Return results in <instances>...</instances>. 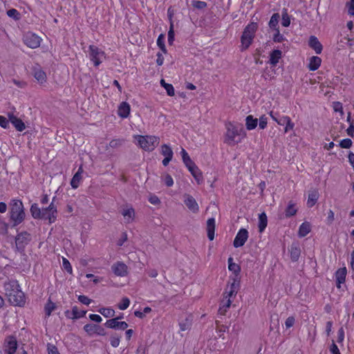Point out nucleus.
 I'll use <instances>...</instances> for the list:
<instances>
[{"label":"nucleus","mask_w":354,"mask_h":354,"mask_svg":"<svg viewBox=\"0 0 354 354\" xmlns=\"http://www.w3.org/2000/svg\"><path fill=\"white\" fill-rule=\"evenodd\" d=\"M10 209L9 211L10 221L11 227H15L21 223L26 216L23 203L21 200L12 199L10 201Z\"/></svg>","instance_id":"obj_1"},{"label":"nucleus","mask_w":354,"mask_h":354,"mask_svg":"<svg viewBox=\"0 0 354 354\" xmlns=\"http://www.w3.org/2000/svg\"><path fill=\"white\" fill-rule=\"evenodd\" d=\"M226 133L224 142L230 146H234L241 142L245 136V131L242 127L235 126L231 122L226 124Z\"/></svg>","instance_id":"obj_2"},{"label":"nucleus","mask_w":354,"mask_h":354,"mask_svg":"<svg viewBox=\"0 0 354 354\" xmlns=\"http://www.w3.org/2000/svg\"><path fill=\"white\" fill-rule=\"evenodd\" d=\"M258 25L255 22H251L243 30L241 37L242 44L241 50H245L249 48L254 37L255 32L257 30Z\"/></svg>","instance_id":"obj_3"},{"label":"nucleus","mask_w":354,"mask_h":354,"mask_svg":"<svg viewBox=\"0 0 354 354\" xmlns=\"http://www.w3.org/2000/svg\"><path fill=\"white\" fill-rule=\"evenodd\" d=\"M137 140L142 149L151 151L159 144V138L154 136H137Z\"/></svg>","instance_id":"obj_4"},{"label":"nucleus","mask_w":354,"mask_h":354,"mask_svg":"<svg viewBox=\"0 0 354 354\" xmlns=\"http://www.w3.org/2000/svg\"><path fill=\"white\" fill-rule=\"evenodd\" d=\"M32 240V236L26 231H23L15 236V250L21 254H25V248Z\"/></svg>","instance_id":"obj_5"},{"label":"nucleus","mask_w":354,"mask_h":354,"mask_svg":"<svg viewBox=\"0 0 354 354\" xmlns=\"http://www.w3.org/2000/svg\"><path fill=\"white\" fill-rule=\"evenodd\" d=\"M7 296L8 297L9 301L12 305L21 307L26 303L25 295L20 287L16 288L13 292H9Z\"/></svg>","instance_id":"obj_6"},{"label":"nucleus","mask_w":354,"mask_h":354,"mask_svg":"<svg viewBox=\"0 0 354 354\" xmlns=\"http://www.w3.org/2000/svg\"><path fill=\"white\" fill-rule=\"evenodd\" d=\"M88 53L90 59L93 62L94 66H98L102 63L100 58L104 56V52L96 46L90 45L88 47Z\"/></svg>","instance_id":"obj_7"},{"label":"nucleus","mask_w":354,"mask_h":354,"mask_svg":"<svg viewBox=\"0 0 354 354\" xmlns=\"http://www.w3.org/2000/svg\"><path fill=\"white\" fill-rule=\"evenodd\" d=\"M41 38L36 34L28 32L24 37V44L30 48H36L40 46Z\"/></svg>","instance_id":"obj_8"},{"label":"nucleus","mask_w":354,"mask_h":354,"mask_svg":"<svg viewBox=\"0 0 354 354\" xmlns=\"http://www.w3.org/2000/svg\"><path fill=\"white\" fill-rule=\"evenodd\" d=\"M248 239V232L245 228H241L236 234L233 241L234 248H240L243 246Z\"/></svg>","instance_id":"obj_9"},{"label":"nucleus","mask_w":354,"mask_h":354,"mask_svg":"<svg viewBox=\"0 0 354 354\" xmlns=\"http://www.w3.org/2000/svg\"><path fill=\"white\" fill-rule=\"evenodd\" d=\"M119 317L108 319L104 326L106 328L115 330H126L128 328V324L126 322H119Z\"/></svg>","instance_id":"obj_10"},{"label":"nucleus","mask_w":354,"mask_h":354,"mask_svg":"<svg viewBox=\"0 0 354 354\" xmlns=\"http://www.w3.org/2000/svg\"><path fill=\"white\" fill-rule=\"evenodd\" d=\"M230 280L232 281L230 283V290L229 292H225L223 294V297L227 299L231 297L233 295H236L240 288V277H230Z\"/></svg>","instance_id":"obj_11"},{"label":"nucleus","mask_w":354,"mask_h":354,"mask_svg":"<svg viewBox=\"0 0 354 354\" xmlns=\"http://www.w3.org/2000/svg\"><path fill=\"white\" fill-rule=\"evenodd\" d=\"M84 330L89 335H92L93 334H97L99 335L104 336L106 335L104 328H102L100 325H97V324H87L84 325Z\"/></svg>","instance_id":"obj_12"},{"label":"nucleus","mask_w":354,"mask_h":354,"mask_svg":"<svg viewBox=\"0 0 354 354\" xmlns=\"http://www.w3.org/2000/svg\"><path fill=\"white\" fill-rule=\"evenodd\" d=\"M113 272L118 277H125L128 274V267L122 261H117L111 266Z\"/></svg>","instance_id":"obj_13"},{"label":"nucleus","mask_w":354,"mask_h":354,"mask_svg":"<svg viewBox=\"0 0 354 354\" xmlns=\"http://www.w3.org/2000/svg\"><path fill=\"white\" fill-rule=\"evenodd\" d=\"M347 274V269L346 267L340 268L336 270L335 273L336 286L338 289L341 288V285L346 281V277Z\"/></svg>","instance_id":"obj_14"},{"label":"nucleus","mask_w":354,"mask_h":354,"mask_svg":"<svg viewBox=\"0 0 354 354\" xmlns=\"http://www.w3.org/2000/svg\"><path fill=\"white\" fill-rule=\"evenodd\" d=\"M185 198L184 203L187 208L193 213H197L199 211V207L195 198L188 194H186Z\"/></svg>","instance_id":"obj_15"},{"label":"nucleus","mask_w":354,"mask_h":354,"mask_svg":"<svg viewBox=\"0 0 354 354\" xmlns=\"http://www.w3.org/2000/svg\"><path fill=\"white\" fill-rule=\"evenodd\" d=\"M9 121L14 125L15 129L19 131H22L25 129L26 126L24 122L19 118L15 116L13 113H8Z\"/></svg>","instance_id":"obj_16"},{"label":"nucleus","mask_w":354,"mask_h":354,"mask_svg":"<svg viewBox=\"0 0 354 354\" xmlns=\"http://www.w3.org/2000/svg\"><path fill=\"white\" fill-rule=\"evenodd\" d=\"M17 348V342L14 337H10L5 345L4 351L7 354H14Z\"/></svg>","instance_id":"obj_17"},{"label":"nucleus","mask_w":354,"mask_h":354,"mask_svg":"<svg viewBox=\"0 0 354 354\" xmlns=\"http://www.w3.org/2000/svg\"><path fill=\"white\" fill-rule=\"evenodd\" d=\"M308 46L313 49L317 54H320L323 46L315 36H310L308 41Z\"/></svg>","instance_id":"obj_18"},{"label":"nucleus","mask_w":354,"mask_h":354,"mask_svg":"<svg viewBox=\"0 0 354 354\" xmlns=\"http://www.w3.org/2000/svg\"><path fill=\"white\" fill-rule=\"evenodd\" d=\"M215 218H209L207 221V237L210 241L214 240V232H215Z\"/></svg>","instance_id":"obj_19"},{"label":"nucleus","mask_w":354,"mask_h":354,"mask_svg":"<svg viewBox=\"0 0 354 354\" xmlns=\"http://www.w3.org/2000/svg\"><path fill=\"white\" fill-rule=\"evenodd\" d=\"M290 259L293 262H296L299 260L300 254H301V250L299 248V245L297 243H292L290 249Z\"/></svg>","instance_id":"obj_20"},{"label":"nucleus","mask_w":354,"mask_h":354,"mask_svg":"<svg viewBox=\"0 0 354 354\" xmlns=\"http://www.w3.org/2000/svg\"><path fill=\"white\" fill-rule=\"evenodd\" d=\"M130 109V105L126 102H122L119 105L118 114L122 118H127L129 115Z\"/></svg>","instance_id":"obj_21"},{"label":"nucleus","mask_w":354,"mask_h":354,"mask_svg":"<svg viewBox=\"0 0 354 354\" xmlns=\"http://www.w3.org/2000/svg\"><path fill=\"white\" fill-rule=\"evenodd\" d=\"M228 269L230 271L232 272L234 276L232 277H240L239 274L241 272V266L233 262V258H228Z\"/></svg>","instance_id":"obj_22"},{"label":"nucleus","mask_w":354,"mask_h":354,"mask_svg":"<svg viewBox=\"0 0 354 354\" xmlns=\"http://www.w3.org/2000/svg\"><path fill=\"white\" fill-rule=\"evenodd\" d=\"M268 225V218L265 212H262L259 214L258 227L259 232H263Z\"/></svg>","instance_id":"obj_23"},{"label":"nucleus","mask_w":354,"mask_h":354,"mask_svg":"<svg viewBox=\"0 0 354 354\" xmlns=\"http://www.w3.org/2000/svg\"><path fill=\"white\" fill-rule=\"evenodd\" d=\"M322 63V59L317 56H313L310 59L308 68L310 71H315L319 68Z\"/></svg>","instance_id":"obj_24"},{"label":"nucleus","mask_w":354,"mask_h":354,"mask_svg":"<svg viewBox=\"0 0 354 354\" xmlns=\"http://www.w3.org/2000/svg\"><path fill=\"white\" fill-rule=\"evenodd\" d=\"M34 77L40 84L46 81V73L40 67L34 68Z\"/></svg>","instance_id":"obj_25"},{"label":"nucleus","mask_w":354,"mask_h":354,"mask_svg":"<svg viewBox=\"0 0 354 354\" xmlns=\"http://www.w3.org/2000/svg\"><path fill=\"white\" fill-rule=\"evenodd\" d=\"M282 52L280 50H273L270 55V59L268 63L272 66H276L279 62V59L281 57Z\"/></svg>","instance_id":"obj_26"},{"label":"nucleus","mask_w":354,"mask_h":354,"mask_svg":"<svg viewBox=\"0 0 354 354\" xmlns=\"http://www.w3.org/2000/svg\"><path fill=\"white\" fill-rule=\"evenodd\" d=\"M297 212L296 204L292 201H289L287 207L285 209V217L290 218L295 216Z\"/></svg>","instance_id":"obj_27"},{"label":"nucleus","mask_w":354,"mask_h":354,"mask_svg":"<svg viewBox=\"0 0 354 354\" xmlns=\"http://www.w3.org/2000/svg\"><path fill=\"white\" fill-rule=\"evenodd\" d=\"M192 169H188L194 179L197 181L198 184H200L203 181V175L201 170L194 165V167H190Z\"/></svg>","instance_id":"obj_28"},{"label":"nucleus","mask_w":354,"mask_h":354,"mask_svg":"<svg viewBox=\"0 0 354 354\" xmlns=\"http://www.w3.org/2000/svg\"><path fill=\"white\" fill-rule=\"evenodd\" d=\"M311 230V225L309 222L303 223L299 227L298 236L299 237L306 236Z\"/></svg>","instance_id":"obj_29"},{"label":"nucleus","mask_w":354,"mask_h":354,"mask_svg":"<svg viewBox=\"0 0 354 354\" xmlns=\"http://www.w3.org/2000/svg\"><path fill=\"white\" fill-rule=\"evenodd\" d=\"M18 288H19V284L17 280H11L4 283V288L7 295H8L9 292H13Z\"/></svg>","instance_id":"obj_30"},{"label":"nucleus","mask_w":354,"mask_h":354,"mask_svg":"<svg viewBox=\"0 0 354 354\" xmlns=\"http://www.w3.org/2000/svg\"><path fill=\"white\" fill-rule=\"evenodd\" d=\"M258 124L257 118H254L252 115H249L245 118V127L248 130L254 129Z\"/></svg>","instance_id":"obj_31"},{"label":"nucleus","mask_w":354,"mask_h":354,"mask_svg":"<svg viewBox=\"0 0 354 354\" xmlns=\"http://www.w3.org/2000/svg\"><path fill=\"white\" fill-rule=\"evenodd\" d=\"M182 159L187 169H191L190 167H194L195 162L192 160L187 152L183 148L180 152Z\"/></svg>","instance_id":"obj_32"},{"label":"nucleus","mask_w":354,"mask_h":354,"mask_svg":"<svg viewBox=\"0 0 354 354\" xmlns=\"http://www.w3.org/2000/svg\"><path fill=\"white\" fill-rule=\"evenodd\" d=\"M122 214L127 220V223L131 222L135 217V210L133 207H130L126 209H123Z\"/></svg>","instance_id":"obj_33"},{"label":"nucleus","mask_w":354,"mask_h":354,"mask_svg":"<svg viewBox=\"0 0 354 354\" xmlns=\"http://www.w3.org/2000/svg\"><path fill=\"white\" fill-rule=\"evenodd\" d=\"M57 308L55 304L49 298L45 304L44 311L46 317H50L52 312Z\"/></svg>","instance_id":"obj_34"},{"label":"nucleus","mask_w":354,"mask_h":354,"mask_svg":"<svg viewBox=\"0 0 354 354\" xmlns=\"http://www.w3.org/2000/svg\"><path fill=\"white\" fill-rule=\"evenodd\" d=\"M279 18H280V15L279 13H274L272 15V17L270 19V21H269V27L271 29H273V30L279 29L278 24H279Z\"/></svg>","instance_id":"obj_35"},{"label":"nucleus","mask_w":354,"mask_h":354,"mask_svg":"<svg viewBox=\"0 0 354 354\" xmlns=\"http://www.w3.org/2000/svg\"><path fill=\"white\" fill-rule=\"evenodd\" d=\"M318 200V194L317 192L313 191L308 194L307 205L309 207H312L315 205Z\"/></svg>","instance_id":"obj_36"},{"label":"nucleus","mask_w":354,"mask_h":354,"mask_svg":"<svg viewBox=\"0 0 354 354\" xmlns=\"http://www.w3.org/2000/svg\"><path fill=\"white\" fill-rule=\"evenodd\" d=\"M48 209L51 211V218H49V224L54 223L57 219V209L56 205H55L53 201L48 206Z\"/></svg>","instance_id":"obj_37"},{"label":"nucleus","mask_w":354,"mask_h":354,"mask_svg":"<svg viewBox=\"0 0 354 354\" xmlns=\"http://www.w3.org/2000/svg\"><path fill=\"white\" fill-rule=\"evenodd\" d=\"M160 85L166 90L167 93L169 96L174 95V88L172 84L166 83L165 81L163 79H162L160 80Z\"/></svg>","instance_id":"obj_38"},{"label":"nucleus","mask_w":354,"mask_h":354,"mask_svg":"<svg viewBox=\"0 0 354 354\" xmlns=\"http://www.w3.org/2000/svg\"><path fill=\"white\" fill-rule=\"evenodd\" d=\"M32 216L35 219H39L41 217V209L39 207L37 203H34L31 205L30 209Z\"/></svg>","instance_id":"obj_39"},{"label":"nucleus","mask_w":354,"mask_h":354,"mask_svg":"<svg viewBox=\"0 0 354 354\" xmlns=\"http://www.w3.org/2000/svg\"><path fill=\"white\" fill-rule=\"evenodd\" d=\"M282 21H281V25L283 27H288L290 24V17L288 13L287 9L283 8L282 10Z\"/></svg>","instance_id":"obj_40"},{"label":"nucleus","mask_w":354,"mask_h":354,"mask_svg":"<svg viewBox=\"0 0 354 354\" xmlns=\"http://www.w3.org/2000/svg\"><path fill=\"white\" fill-rule=\"evenodd\" d=\"M65 316L68 319H80V316L77 315V307L73 306L72 310H67L64 312Z\"/></svg>","instance_id":"obj_41"},{"label":"nucleus","mask_w":354,"mask_h":354,"mask_svg":"<svg viewBox=\"0 0 354 354\" xmlns=\"http://www.w3.org/2000/svg\"><path fill=\"white\" fill-rule=\"evenodd\" d=\"M120 338H121L120 335H119L116 333H112L110 337L111 345L114 348L118 347L120 344Z\"/></svg>","instance_id":"obj_42"},{"label":"nucleus","mask_w":354,"mask_h":354,"mask_svg":"<svg viewBox=\"0 0 354 354\" xmlns=\"http://www.w3.org/2000/svg\"><path fill=\"white\" fill-rule=\"evenodd\" d=\"M98 312L105 317H113L115 315V310L111 308H101Z\"/></svg>","instance_id":"obj_43"},{"label":"nucleus","mask_w":354,"mask_h":354,"mask_svg":"<svg viewBox=\"0 0 354 354\" xmlns=\"http://www.w3.org/2000/svg\"><path fill=\"white\" fill-rule=\"evenodd\" d=\"M161 154L162 156H164L165 158H167V157L173 158L174 153H173L171 148L169 145L164 144L162 146Z\"/></svg>","instance_id":"obj_44"},{"label":"nucleus","mask_w":354,"mask_h":354,"mask_svg":"<svg viewBox=\"0 0 354 354\" xmlns=\"http://www.w3.org/2000/svg\"><path fill=\"white\" fill-rule=\"evenodd\" d=\"M82 180V176L80 173H75L71 180V185L73 189H77L79 187L80 180Z\"/></svg>","instance_id":"obj_45"},{"label":"nucleus","mask_w":354,"mask_h":354,"mask_svg":"<svg viewBox=\"0 0 354 354\" xmlns=\"http://www.w3.org/2000/svg\"><path fill=\"white\" fill-rule=\"evenodd\" d=\"M124 142V139L118 138V139H113L109 142V147L113 149H117L121 147Z\"/></svg>","instance_id":"obj_46"},{"label":"nucleus","mask_w":354,"mask_h":354,"mask_svg":"<svg viewBox=\"0 0 354 354\" xmlns=\"http://www.w3.org/2000/svg\"><path fill=\"white\" fill-rule=\"evenodd\" d=\"M50 213L51 211L48 209V207L41 209V217L39 219L48 220L49 221V218H51Z\"/></svg>","instance_id":"obj_47"},{"label":"nucleus","mask_w":354,"mask_h":354,"mask_svg":"<svg viewBox=\"0 0 354 354\" xmlns=\"http://www.w3.org/2000/svg\"><path fill=\"white\" fill-rule=\"evenodd\" d=\"M174 25L173 23L171 21L169 30L168 32V43L169 45H172L173 42L174 41Z\"/></svg>","instance_id":"obj_48"},{"label":"nucleus","mask_w":354,"mask_h":354,"mask_svg":"<svg viewBox=\"0 0 354 354\" xmlns=\"http://www.w3.org/2000/svg\"><path fill=\"white\" fill-rule=\"evenodd\" d=\"M7 15L8 17L18 20L20 19V13L15 8L10 9L7 11Z\"/></svg>","instance_id":"obj_49"},{"label":"nucleus","mask_w":354,"mask_h":354,"mask_svg":"<svg viewBox=\"0 0 354 354\" xmlns=\"http://www.w3.org/2000/svg\"><path fill=\"white\" fill-rule=\"evenodd\" d=\"M353 142L350 138H345L340 141L339 145L344 149H349L352 147Z\"/></svg>","instance_id":"obj_50"},{"label":"nucleus","mask_w":354,"mask_h":354,"mask_svg":"<svg viewBox=\"0 0 354 354\" xmlns=\"http://www.w3.org/2000/svg\"><path fill=\"white\" fill-rule=\"evenodd\" d=\"M130 304V300L127 297H123L121 302L118 304V308L120 310L127 309Z\"/></svg>","instance_id":"obj_51"},{"label":"nucleus","mask_w":354,"mask_h":354,"mask_svg":"<svg viewBox=\"0 0 354 354\" xmlns=\"http://www.w3.org/2000/svg\"><path fill=\"white\" fill-rule=\"evenodd\" d=\"M8 232V223L3 221H0V234L6 235Z\"/></svg>","instance_id":"obj_52"},{"label":"nucleus","mask_w":354,"mask_h":354,"mask_svg":"<svg viewBox=\"0 0 354 354\" xmlns=\"http://www.w3.org/2000/svg\"><path fill=\"white\" fill-rule=\"evenodd\" d=\"M192 6L195 8L202 10L207 7V3L203 1H193Z\"/></svg>","instance_id":"obj_53"},{"label":"nucleus","mask_w":354,"mask_h":354,"mask_svg":"<svg viewBox=\"0 0 354 354\" xmlns=\"http://www.w3.org/2000/svg\"><path fill=\"white\" fill-rule=\"evenodd\" d=\"M267 124H268V118L265 115H261L259 118V129H264L265 128H266Z\"/></svg>","instance_id":"obj_54"},{"label":"nucleus","mask_w":354,"mask_h":354,"mask_svg":"<svg viewBox=\"0 0 354 354\" xmlns=\"http://www.w3.org/2000/svg\"><path fill=\"white\" fill-rule=\"evenodd\" d=\"M276 30V33L274 35V37H273V41L274 42H282L283 41L285 40V38L279 32V30L277 29V30Z\"/></svg>","instance_id":"obj_55"},{"label":"nucleus","mask_w":354,"mask_h":354,"mask_svg":"<svg viewBox=\"0 0 354 354\" xmlns=\"http://www.w3.org/2000/svg\"><path fill=\"white\" fill-rule=\"evenodd\" d=\"M346 7L348 8V14L349 15H354V0H351L349 2L346 3Z\"/></svg>","instance_id":"obj_56"},{"label":"nucleus","mask_w":354,"mask_h":354,"mask_svg":"<svg viewBox=\"0 0 354 354\" xmlns=\"http://www.w3.org/2000/svg\"><path fill=\"white\" fill-rule=\"evenodd\" d=\"M78 300L82 304L87 305V306L89 305L92 301V300L91 299H89L87 296H85V295H80L78 297Z\"/></svg>","instance_id":"obj_57"},{"label":"nucleus","mask_w":354,"mask_h":354,"mask_svg":"<svg viewBox=\"0 0 354 354\" xmlns=\"http://www.w3.org/2000/svg\"><path fill=\"white\" fill-rule=\"evenodd\" d=\"M63 267L68 273H72V266L70 262L65 258H63Z\"/></svg>","instance_id":"obj_58"},{"label":"nucleus","mask_w":354,"mask_h":354,"mask_svg":"<svg viewBox=\"0 0 354 354\" xmlns=\"http://www.w3.org/2000/svg\"><path fill=\"white\" fill-rule=\"evenodd\" d=\"M190 325L191 324L187 319H186L184 322L179 323L180 328L183 331L187 330L189 328Z\"/></svg>","instance_id":"obj_59"},{"label":"nucleus","mask_w":354,"mask_h":354,"mask_svg":"<svg viewBox=\"0 0 354 354\" xmlns=\"http://www.w3.org/2000/svg\"><path fill=\"white\" fill-rule=\"evenodd\" d=\"M295 127V124L292 122L291 119L287 120V122L286 124V127L284 129V132L287 133L290 130H292Z\"/></svg>","instance_id":"obj_60"},{"label":"nucleus","mask_w":354,"mask_h":354,"mask_svg":"<svg viewBox=\"0 0 354 354\" xmlns=\"http://www.w3.org/2000/svg\"><path fill=\"white\" fill-rule=\"evenodd\" d=\"M230 298V297H227V299H225L224 297V299L223 301H221V304H220L221 306L224 307L226 309H228L230 307L231 304H232V301Z\"/></svg>","instance_id":"obj_61"},{"label":"nucleus","mask_w":354,"mask_h":354,"mask_svg":"<svg viewBox=\"0 0 354 354\" xmlns=\"http://www.w3.org/2000/svg\"><path fill=\"white\" fill-rule=\"evenodd\" d=\"M344 339V330L343 327H341L337 332V342L341 343Z\"/></svg>","instance_id":"obj_62"},{"label":"nucleus","mask_w":354,"mask_h":354,"mask_svg":"<svg viewBox=\"0 0 354 354\" xmlns=\"http://www.w3.org/2000/svg\"><path fill=\"white\" fill-rule=\"evenodd\" d=\"M48 354H60L57 350V348L52 344H48Z\"/></svg>","instance_id":"obj_63"},{"label":"nucleus","mask_w":354,"mask_h":354,"mask_svg":"<svg viewBox=\"0 0 354 354\" xmlns=\"http://www.w3.org/2000/svg\"><path fill=\"white\" fill-rule=\"evenodd\" d=\"M330 351L332 354H340L339 350L334 341H333V343L330 346Z\"/></svg>","instance_id":"obj_64"}]
</instances>
